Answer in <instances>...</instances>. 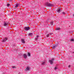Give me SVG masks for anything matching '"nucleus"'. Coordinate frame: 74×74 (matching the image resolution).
I'll list each match as a JSON object with an SVG mask.
<instances>
[{"label":"nucleus","mask_w":74,"mask_h":74,"mask_svg":"<svg viewBox=\"0 0 74 74\" xmlns=\"http://www.w3.org/2000/svg\"><path fill=\"white\" fill-rule=\"evenodd\" d=\"M45 5L46 6H47V7H52V6H53V4H51L49 2L46 3Z\"/></svg>","instance_id":"obj_1"},{"label":"nucleus","mask_w":74,"mask_h":74,"mask_svg":"<svg viewBox=\"0 0 74 74\" xmlns=\"http://www.w3.org/2000/svg\"><path fill=\"white\" fill-rule=\"evenodd\" d=\"M54 61V59L52 58L51 60H49V62L50 64H52L53 63V61Z\"/></svg>","instance_id":"obj_2"},{"label":"nucleus","mask_w":74,"mask_h":74,"mask_svg":"<svg viewBox=\"0 0 74 74\" xmlns=\"http://www.w3.org/2000/svg\"><path fill=\"white\" fill-rule=\"evenodd\" d=\"M30 67L29 66H27L26 67L25 69V71H30Z\"/></svg>","instance_id":"obj_3"},{"label":"nucleus","mask_w":74,"mask_h":74,"mask_svg":"<svg viewBox=\"0 0 74 74\" xmlns=\"http://www.w3.org/2000/svg\"><path fill=\"white\" fill-rule=\"evenodd\" d=\"M25 30H26V31H27V30H29V29H30V27H25L24 28Z\"/></svg>","instance_id":"obj_4"},{"label":"nucleus","mask_w":74,"mask_h":74,"mask_svg":"<svg viewBox=\"0 0 74 74\" xmlns=\"http://www.w3.org/2000/svg\"><path fill=\"white\" fill-rule=\"evenodd\" d=\"M8 23L5 22L3 23L4 26H8Z\"/></svg>","instance_id":"obj_5"},{"label":"nucleus","mask_w":74,"mask_h":74,"mask_svg":"<svg viewBox=\"0 0 74 74\" xmlns=\"http://www.w3.org/2000/svg\"><path fill=\"white\" fill-rule=\"evenodd\" d=\"M21 41L23 44H25V39H21Z\"/></svg>","instance_id":"obj_6"},{"label":"nucleus","mask_w":74,"mask_h":74,"mask_svg":"<svg viewBox=\"0 0 74 74\" xmlns=\"http://www.w3.org/2000/svg\"><path fill=\"white\" fill-rule=\"evenodd\" d=\"M23 57L24 59H26L27 57V55L25 54H24L23 55Z\"/></svg>","instance_id":"obj_7"},{"label":"nucleus","mask_w":74,"mask_h":74,"mask_svg":"<svg viewBox=\"0 0 74 74\" xmlns=\"http://www.w3.org/2000/svg\"><path fill=\"white\" fill-rule=\"evenodd\" d=\"M7 40V38H4V39H3L2 42H5Z\"/></svg>","instance_id":"obj_8"},{"label":"nucleus","mask_w":74,"mask_h":74,"mask_svg":"<svg viewBox=\"0 0 74 74\" xmlns=\"http://www.w3.org/2000/svg\"><path fill=\"white\" fill-rule=\"evenodd\" d=\"M19 3L16 4V6H15V8H17L18 7V6H19Z\"/></svg>","instance_id":"obj_9"},{"label":"nucleus","mask_w":74,"mask_h":74,"mask_svg":"<svg viewBox=\"0 0 74 74\" xmlns=\"http://www.w3.org/2000/svg\"><path fill=\"white\" fill-rule=\"evenodd\" d=\"M57 47V45H54V46H52V48L53 49H54V48H56Z\"/></svg>","instance_id":"obj_10"},{"label":"nucleus","mask_w":74,"mask_h":74,"mask_svg":"<svg viewBox=\"0 0 74 74\" xmlns=\"http://www.w3.org/2000/svg\"><path fill=\"white\" fill-rule=\"evenodd\" d=\"M60 10H61V9H59L57 10L56 11L58 13H59L60 12Z\"/></svg>","instance_id":"obj_11"},{"label":"nucleus","mask_w":74,"mask_h":74,"mask_svg":"<svg viewBox=\"0 0 74 74\" xmlns=\"http://www.w3.org/2000/svg\"><path fill=\"white\" fill-rule=\"evenodd\" d=\"M38 37H39V36H36V39H35V40H37L38 39Z\"/></svg>","instance_id":"obj_12"},{"label":"nucleus","mask_w":74,"mask_h":74,"mask_svg":"<svg viewBox=\"0 0 74 74\" xmlns=\"http://www.w3.org/2000/svg\"><path fill=\"white\" fill-rule=\"evenodd\" d=\"M27 56H30V53H28Z\"/></svg>","instance_id":"obj_13"},{"label":"nucleus","mask_w":74,"mask_h":74,"mask_svg":"<svg viewBox=\"0 0 74 74\" xmlns=\"http://www.w3.org/2000/svg\"><path fill=\"white\" fill-rule=\"evenodd\" d=\"M60 28L59 27L56 28V30H60Z\"/></svg>","instance_id":"obj_14"},{"label":"nucleus","mask_w":74,"mask_h":74,"mask_svg":"<svg viewBox=\"0 0 74 74\" xmlns=\"http://www.w3.org/2000/svg\"><path fill=\"white\" fill-rule=\"evenodd\" d=\"M45 62H43L42 63V65H44V64H45Z\"/></svg>","instance_id":"obj_15"},{"label":"nucleus","mask_w":74,"mask_h":74,"mask_svg":"<svg viewBox=\"0 0 74 74\" xmlns=\"http://www.w3.org/2000/svg\"><path fill=\"white\" fill-rule=\"evenodd\" d=\"M9 5H10V4H9V3H8L7 4V7H9Z\"/></svg>","instance_id":"obj_16"},{"label":"nucleus","mask_w":74,"mask_h":74,"mask_svg":"<svg viewBox=\"0 0 74 74\" xmlns=\"http://www.w3.org/2000/svg\"><path fill=\"white\" fill-rule=\"evenodd\" d=\"M65 13L64 12H63L62 13V15L63 14H65Z\"/></svg>","instance_id":"obj_17"},{"label":"nucleus","mask_w":74,"mask_h":74,"mask_svg":"<svg viewBox=\"0 0 74 74\" xmlns=\"http://www.w3.org/2000/svg\"><path fill=\"white\" fill-rule=\"evenodd\" d=\"M71 41L73 42V41H74V39H71Z\"/></svg>","instance_id":"obj_18"},{"label":"nucleus","mask_w":74,"mask_h":74,"mask_svg":"<svg viewBox=\"0 0 74 74\" xmlns=\"http://www.w3.org/2000/svg\"><path fill=\"white\" fill-rule=\"evenodd\" d=\"M12 68H13V69H16V67L15 66H12Z\"/></svg>","instance_id":"obj_19"},{"label":"nucleus","mask_w":74,"mask_h":74,"mask_svg":"<svg viewBox=\"0 0 74 74\" xmlns=\"http://www.w3.org/2000/svg\"><path fill=\"white\" fill-rule=\"evenodd\" d=\"M51 25H53V22H52L51 23Z\"/></svg>","instance_id":"obj_20"},{"label":"nucleus","mask_w":74,"mask_h":74,"mask_svg":"<svg viewBox=\"0 0 74 74\" xmlns=\"http://www.w3.org/2000/svg\"><path fill=\"white\" fill-rule=\"evenodd\" d=\"M31 35H32V34H31V33H29V36H31Z\"/></svg>","instance_id":"obj_21"},{"label":"nucleus","mask_w":74,"mask_h":74,"mask_svg":"<svg viewBox=\"0 0 74 74\" xmlns=\"http://www.w3.org/2000/svg\"><path fill=\"white\" fill-rule=\"evenodd\" d=\"M56 69H57V67H55V68L54 70H56Z\"/></svg>","instance_id":"obj_22"},{"label":"nucleus","mask_w":74,"mask_h":74,"mask_svg":"<svg viewBox=\"0 0 74 74\" xmlns=\"http://www.w3.org/2000/svg\"><path fill=\"white\" fill-rule=\"evenodd\" d=\"M49 36V34L47 35V37H48Z\"/></svg>","instance_id":"obj_23"},{"label":"nucleus","mask_w":74,"mask_h":74,"mask_svg":"<svg viewBox=\"0 0 74 74\" xmlns=\"http://www.w3.org/2000/svg\"><path fill=\"white\" fill-rule=\"evenodd\" d=\"M73 18H74V14H73Z\"/></svg>","instance_id":"obj_24"},{"label":"nucleus","mask_w":74,"mask_h":74,"mask_svg":"<svg viewBox=\"0 0 74 74\" xmlns=\"http://www.w3.org/2000/svg\"><path fill=\"white\" fill-rule=\"evenodd\" d=\"M70 66H71L70 65H69L68 67L70 68Z\"/></svg>","instance_id":"obj_25"},{"label":"nucleus","mask_w":74,"mask_h":74,"mask_svg":"<svg viewBox=\"0 0 74 74\" xmlns=\"http://www.w3.org/2000/svg\"><path fill=\"white\" fill-rule=\"evenodd\" d=\"M10 1H11L12 0H9Z\"/></svg>","instance_id":"obj_26"},{"label":"nucleus","mask_w":74,"mask_h":74,"mask_svg":"<svg viewBox=\"0 0 74 74\" xmlns=\"http://www.w3.org/2000/svg\"><path fill=\"white\" fill-rule=\"evenodd\" d=\"M61 1H63V0H60Z\"/></svg>","instance_id":"obj_27"},{"label":"nucleus","mask_w":74,"mask_h":74,"mask_svg":"<svg viewBox=\"0 0 74 74\" xmlns=\"http://www.w3.org/2000/svg\"><path fill=\"white\" fill-rule=\"evenodd\" d=\"M18 74H20V73H18Z\"/></svg>","instance_id":"obj_28"},{"label":"nucleus","mask_w":74,"mask_h":74,"mask_svg":"<svg viewBox=\"0 0 74 74\" xmlns=\"http://www.w3.org/2000/svg\"><path fill=\"white\" fill-rule=\"evenodd\" d=\"M73 53H74V52H73Z\"/></svg>","instance_id":"obj_29"}]
</instances>
